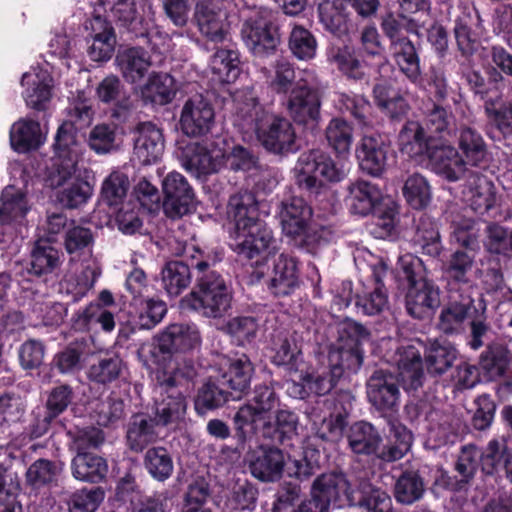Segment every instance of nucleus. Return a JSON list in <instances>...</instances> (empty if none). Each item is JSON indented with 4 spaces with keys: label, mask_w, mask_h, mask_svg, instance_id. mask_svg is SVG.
Instances as JSON below:
<instances>
[{
    "label": "nucleus",
    "mask_w": 512,
    "mask_h": 512,
    "mask_svg": "<svg viewBox=\"0 0 512 512\" xmlns=\"http://www.w3.org/2000/svg\"><path fill=\"white\" fill-rule=\"evenodd\" d=\"M234 123L244 133H255L261 145L274 154H288L298 149L292 123L263 106L253 88L235 92Z\"/></svg>",
    "instance_id": "1"
},
{
    "label": "nucleus",
    "mask_w": 512,
    "mask_h": 512,
    "mask_svg": "<svg viewBox=\"0 0 512 512\" xmlns=\"http://www.w3.org/2000/svg\"><path fill=\"white\" fill-rule=\"evenodd\" d=\"M228 215L234 222L231 248L239 256L259 264L275 255L278 243L272 229L259 218L258 203L249 191L230 197Z\"/></svg>",
    "instance_id": "2"
},
{
    "label": "nucleus",
    "mask_w": 512,
    "mask_h": 512,
    "mask_svg": "<svg viewBox=\"0 0 512 512\" xmlns=\"http://www.w3.org/2000/svg\"><path fill=\"white\" fill-rule=\"evenodd\" d=\"M368 336L367 330L356 322L344 324L338 330L337 343L328 354L327 364H322L312 373L301 374L311 393L328 394L345 371L356 373L363 363L361 343Z\"/></svg>",
    "instance_id": "3"
},
{
    "label": "nucleus",
    "mask_w": 512,
    "mask_h": 512,
    "mask_svg": "<svg viewBox=\"0 0 512 512\" xmlns=\"http://www.w3.org/2000/svg\"><path fill=\"white\" fill-rule=\"evenodd\" d=\"M201 334L193 323H174L167 326L155 337V342L143 343L138 349V357L146 367L167 366L173 353L187 352L199 347Z\"/></svg>",
    "instance_id": "4"
},
{
    "label": "nucleus",
    "mask_w": 512,
    "mask_h": 512,
    "mask_svg": "<svg viewBox=\"0 0 512 512\" xmlns=\"http://www.w3.org/2000/svg\"><path fill=\"white\" fill-rule=\"evenodd\" d=\"M233 291L218 272L197 275L196 287L181 300V306L208 318H221L232 307Z\"/></svg>",
    "instance_id": "5"
},
{
    "label": "nucleus",
    "mask_w": 512,
    "mask_h": 512,
    "mask_svg": "<svg viewBox=\"0 0 512 512\" xmlns=\"http://www.w3.org/2000/svg\"><path fill=\"white\" fill-rule=\"evenodd\" d=\"M241 38L256 57L273 54L280 44L278 28L273 24L271 11L264 7L248 8L242 12Z\"/></svg>",
    "instance_id": "6"
},
{
    "label": "nucleus",
    "mask_w": 512,
    "mask_h": 512,
    "mask_svg": "<svg viewBox=\"0 0 512 512\" xmlns=\"http://www.w3.org/2000/svg\"><path fill=\"white\" fill-rule=\"evenodd\" d=\"M278 405L279 398L273 388L266 385L255 387L250 402L241 406L234 416L239 445L243 446L248 438L260 431V424L269 417V412Z\"/></svg>",
    "instance_id": "7"
},
{
    "label": "nucleus",
    "mask_w": 512,
    "mask_h": 512,
    "mask_svg": "<svg viewBox=\"0 0 512 512\" xmlns=\"http://www.w3.org/2000/svg\"><path fill=\"white\" fill-rule=\"evenodd\" d=\"M294 171L297 184L309 191H317L326 182L340 181L345 175L343 166L337 168L332 159L319 150L301 154Z\"/></svg>",
    "instance_id": "8"
},
{
    "label": "nucleus",
    "mask_w": 512,
    "mask_h": 512,
    "mask_svg": "<svg viewBox=\"0 0 512 512\" xmlns=\"http://www.w3.org/2000/svg\"><path fill=\"white\" fill-rule=\"evenodd\" d=\"M176 155L182 167L198 178L217 173L226 157L224 149L212 141L189 142L179 146Z\"/></svg>",
    "instance_id": "9"
},
{
    "label": "nucleus",
    "mask_w": 512,
    "mask_h": 512,
    "mask_svg": "<svg viewBox=\"0 0 512 512\" xmlns=\"http://www.w3.org/2000/svg\"><path fill=\"white\" fill-rule=\"evenodd\" d=\"M278 214L283 233L294 245L302 247L314 243L315 235L310 229L312 209L303 198L293 196L281 201Z\"/></svg>",
    "instance_id": "10"
},
{
    "label": "nucleus",
    "mask_w": 512,
    "mask_h": 512,
    "mask_svg": "<svg viewBox=\"0 0 512 512\" xmlns=\"http://www.w3.org/2000/svg\"><path fill=\"white\" fill-rule=\"evenodd\" d=\"M73 169L68 168H49L46 183L51 188L62 187L57 198L59 202L67 208H77L86 203L92 195V187L83 178L84 169L81 165Z\"/></svg>",
    "instance_id": "11"
},
{
    "label": "nucleus",
    "mask_w": 512,
    "mask_h": 512,
    "mask_svg": "<svg viewBox=\"0 0 512 512\" xmlns=\"http://www.w3.org/2000/svg\"><path fill=\"white\" fill-rule=\"evenodd\" d=\"M155 398L156 424L169 425L183 420L186 413V400L180 388L175 387V379L162 377L157 373Z\"/></svg>",
    "instance_id": "12"
},
{
    "label": "nucleus",
    "mask_w": 512,
    "mask_h": 512,
    "mask_svg": "<svg viewBox=\"0 0 512 512\" xmlns=\"http://www.w3.org/2000/svg\"><path fill=\"white\" fill-rule=\"evenodd\" d=\"M194 19L200 33L209 41L223 42L229 32L225 0H200L195 6Z\"/></svg>",
    "instance_id": "13"
},
{
    "label": "nucleus",
    "mask_w": 512,
    "mask_h": 512,
    "mask_svg": "<svg viewBox=\"0 0 512 512\" xmlns=\"http://www.w3.org/2000/svg\"><path fill=\"white\" fill-rule=\"evenodd\" d=\"M371 277L373 283L371 285H363L361 291L355 296V306L358 312L367 316L381 314L388 308V294L385 289L383 278L388 271L387 263L378 259L371 264Z\"/></svg>",
    "instance_id": "14"
},
{
    "label": "nucleus",
    "mask_w": 512,
    "mask_h": 512,
    "mask_svg": "<svg viewBox=\"0 0 512 512\" xmlns=\"http://www.w3.org/2000/svg\"><path fill=\"white\" fill-rule=\"evenodd\" d=\"M214 123V108L203 95H194L184 103L180 115V126L184 134L192 137L205 135Z\"/></svg>",
    "instance_id": "15"
},
{
    "label": "nucleus",
    "mask_w": 512,
    "mask_h": 512,
    "mask_svg": "<svg viewBox=\"0 0 512 512\" xmlns=\"http://www.w3.org/2000/svg\"><path fill=\"white\" fill-rule=\"evenodd\" d=\"M165 195L163 209L171 218L187 214L193 206L194 192L186 178L178 172H170L163 180Z\"/></svg>",
    "instance_id": "16"
},
{
    "label": "nucleus",
    "mask_w": 512,
    "mask_h": 512,
    "mask_svg": "<svg viewBox=\"0 0 512 512\" xmlns=\"http://www.w3.org/2000/svg\"><path fill=\"white\" fill-rule=\"evenodd\" d=\"M440 289L427 278H420L410 285L406 294V309L417 319H424L434 314L440 306Z\"/></svg>",
    "instance_id": "17"
},
{
    "label": "nucleus",
    "mask_w": 512,
    "mask_h": 512,
    "mask_svg": "<svg viewBox=\"0 0 512 512\" xmlns=\"http://www.w3.org/2000/svg\"><path fill=\"white\" fill-rule=\"evenodd\" d=\"M285 106L289 116L299 124L317 121L320 116L318 93L301 81L291 89Z\"/></svg>",
    "instance_id": "18"
},
{
    "label": "nucleus",
    "mask_w": 512,
    "mask_h": 512,
    "mask_svg": "<svg viewBox=\"0 0 512 512\" xmlns=\"http://www.w3.org/2000/svg\"><path fill=\"white\" fill-rule=\"evenodd\" d=\"M22 305L26 306L45 325H58L62 322L65 307L58 302L47 299L45 292L33 289L28 283L22 284Z\"/></svg>",
    "instance_id": "19"
},
{
    "label": "nucleus",
    "mask_w": 512,
    "mask_h": 512,
    "mask_svg": "<svg viewBox=\"0 0 512 512\" xmlns=\"http://www.w3.org/2000/svg\"><path fill=\"white\" fill-rule=\"evenodd\" d=\"M311 491L328 507L331 503L353 505L356 502L354 491L350 490L349 482L341 473L322 474L313 482Z\"/></svg>",
    "instance_id": "20"
},
{
    "label": "nucleus",
    "mask_w": 512,
    "mask_h": 512,
    "mask_svg": "<svg viewBox=\"0 0 512 512\" xmlns=\"http://www.w3.org/2000/svg\"><path fill=\"white\" fill-rule=\"evenodd\" d=\"M391 57L399 71L415 86L424 87L420 57L415 45L407 37H402L389 46Z\"/></svg>",
    "instance_id": "21"
},
{
    "label": "nucleus",
    "mask_w": 512,
    "mask_h": 512,
    "mask_svg": "<svg viewBox=\"0 0 512 512\" xmlns=\"http://www.w3.org/2000/svg\"><path fill=\"white\" fill-rule=\"evenodd\" d=\"M56 157L50 168L75 169L80 165L81 146L76 139V128L73 122L66 121L59 128L54 143ZM75 173V170H72Z\"/></svg>",
    "instance_id": "22"
},
{
    "label": "nucleus",
    "mask_w": 512,
    "mask_h": 512,
    "mask_svg": "<svg viewBox=\"0 0 512 512\" xmlns=\"http://www.w3.org/2000/svg\"><path fill=\"white\" fill-rule=\"evenodd\" d=\"M164 151L161 130L151 122L140 123L135 130L134 156L139 163L149 165L156 162Z\"/></svg>",
    "instance_id": "23"
},
{
    "label": "nucleus",
    "mask_w": 512,
    "mask_h": 512,
    "mask_svg": "<svg viewBox=\"0 0 512 512\" xmlns=\"http://www.w3.org/2000/svg\"><path fill=\"white\" fill-rule=\"evenodd\" d=\"M25 407L19 397L5 395L0 397V430H3L7 440H15L19 446H24L28 437L23 431L21 420Z\"/></svg>",
    "instance_id": "24"
},
{
    "label": "nucleus",
    "mask_w": 512,
    "mask_h": 512,
    "mask_svg": "<svg viewBox=\"0 0 512 512\" xmlns=\"http://www.w3.org/2000/svg\"><path fill=\"white\" fill-rule=\"evenodd\" d=\"M433 170L449 181L463 177L468 163L451 145H433L428 156Z\"/></svg>",
    "instance_id": "25"
},
{
    "label": "nucleus",
    "mask_w": 512,
    "mask_h": 512,
    "mask_svg": "<svg viewBox=\"0 0 512 512\" xmlns=\"http://www.w3.org/2000/svg\"><path fill=\"white\" fill-rule=\"evenodd\" d=\"M367 396L378 410H391L399 402L400 391L392 374L375 371L367 382Z\"/></svg>",
    "instance_id": "26"
},
{
    "label": "nucleus",
    "mask_w": 512,
    "mask_h": 512,
    "mask_svg": "<svg viewBox=\"0 0 512 512\" xmlns=\"http://www.w3.org/2000/svg\"><path fill=\"white\" fill-rule=\"evenodd\" d=\"M87 29L91 30L88 55L93 61H107L111 58L116 38L111 24L101 16H94L88 23Z\"/></svg>",
    "instance_id": "27"
},
{
    "label": "nucleus",
    "mask_w": 512,
    "mask_h": 512,
    "mask_svg": "<svg viewBox=\"0 0 512 512\" xmlns=\"http://www.w3.org/2000/svg\"><path fill=\"white\" fill-rule=\"evenodd\" d=\"M285 455L275 447L261 448L249 460L251 474L263 482H275L282 476Z\"/></svg>",
    "instance_id": "28"
},
{
    "label": "nucleus",
    "mask_w": 512,
    "mask_h": 512,
    "mask_svg": "<svg viewBox=\"0 0 512 512\" xmlns=\"http://www.w3.org/2000/svg\"><path fill=\"white\" fill-rule=\"evenodd\" d=\"M27 86L24 99L28 107L36 110H45L52 97L53 79L48 71L33 69L26 72L21 81Z\"/></svg>",
    "instance_id": "29"
},
{
    "label": "nucleus",
    "mask_w": 512,
    "mask_h": 512,
    "mask_svg": "<svg viewBox=\"0 0 512 512\" xmlns=\"http://www.w3.org/2000/svg\"><path fill=\"white\" fill-rule=\"evenodd\" d=\"M395 362L398 376L405 389L416 390L422 385L423 370L420 351L414 345H402L397 348Z\"/></svg>",
    "instance_id": "30"
},
{
    "label": "nucleus",
    "mask_w": 512,
    "mask_h": 512,
    "mask_svg": "<svg viewBox=\"0 0 512 512\" xmlns=\"http://www.w3.org/2000/svg\"><path fill=\"white\" fill-rule=\"evenodd\" d=\"M299 285L297 263L294 258L280 254L270 275L269 289L276 296L291 294Z\"/></svg>",
    "instance_id": "31"
},
{
    "label": "nucleus",
    "mask_w": 512,
    "mask_h": 512,
    "mask_svg": "<svg viewBox=\"0 0 512 512\" xmlns=\"http://www.w3.org/2000/svg\"><path fill=\"white\" fill-rule=\"evenodd\" d=\"M472 310H475L474 301L469 296L462 297L460 301L450 302L439 315L438 329L447 335L463 332Z\"/></svg>",
    "instance_id": "32"
},
{
    "label": "nucleus",
    "mask_w": 512,
    "mask_h": 512,
    "mask_svg": "<svg viewBox=\"0 0 512 512\" xmlns=\"http://www.w3.org/2000/svg\"><path fill=\"white\" fill-rule=\"evenodd\" d=\"M177 92L174 78L163 72L152 73L147 82L139 88V94L145 103L165 105L170 103Z\"/></svg>",
    "instance_id": "33"
},
{
    "label": "nucleus",
    "mask_w": 512,
    "mask_h": 512,
    "mask_svg": "<svg viewBox=\"0 0 512 512\" xmlns=\"http://www.w3.org/2000/svg\"><path fill=\"white\" fill-rule=\"evenodd\" d=\"M122 77L129 83H137L144 78L151 66L148 53L142 48H129L119 52L115 59Z\"/></svg>",
    "instance_id": "34"
},
{
    "label": "nucleus",
    "mask_w": 512,
    "mask_h": 512,
    "mask_svg": "<svg viewBox=\"0 0 512 512\" xmlns=\"http://www.w3.org/2000/svg\"><path fill=\"white\" fill-rule=\"evenodd\" d=\"M346 203L352 214L366 216L373 211L381 199L380 190L374 184L357 180L348 186Z\"/></svg>",
    "instance_id": "35"
},
{
    "label": "nucleus",
    "mask_w": 512,
    "mask_h": 512,
    "mask_svg": "<svg viewBox=\"0 0 512 512\" xmlns=\"http://www.w3.org/2000/svg\"><path fill=\"white\" fill-rule=\"evenodd\" d=\"M471 208L478 214H484L497 204L495 186L486 176L472 174L467 181V192Z\"/></svg>",
    "instance_id": "36"
},
{
    "label": "nucleus",
    "mask_w": 512,
    "mask_h": 512,
    "mask_svg": "<svg viewBox=\"0 0 512 512\" xmlns=\"http://www.w3.org/2000/svg\"><path fill=\"white\" fill-rule=\"evenodd\" d=\"M44 139L40 123L36 120L21 118L11 126L10 144L19 153L37 149Z\"/></svg>",
    "instance_id": "37"
},
{
    "label": "nucleus",
    "mask_w": 512,
    "mask_h": 512,
    "mask_svg": "<svg viewBox=\"0 0 512 512\" xmlns=\"http://www.w3.org/2000/svg\"><path fill=\"white\" fill-rule=\"evenodd\" d=\"M400 151L408 157L428 156L433 142L426 137L423 127L416 121H408L399 132Z\"/></svg>",
    "instance_id": "38"
},
{
    "label": "nucleus",
    "mask_w": 512,
    "mask_h": 512,
    "mask_svg": "<svg viewBox=\"0 0 512 512\" xmlns=\"http://www.w3.org/2000/svg\"><path fill=\"white\" fill-rule=\"evenodd\" d=\"M387 146L379 136H364L358 151L361 168L371 175H379L386 163Z\"/></svg>",
    "instance_id": "39"
},
{
    "label": "nucleus",
    "mask_w": 512,
    "mask_h": 512,
    "mask_svg": "<svg viewBox=\"0 0 512 512\" xmlns=\"http://www.w3.org/2000/svg\"><path fill=\"white\" fill-rule=\"evenodd\" d=\"M71 469L75 479L97 483L106 477L108 464L104 458L98 455L78 452L72 460Z\"/></svg>",
    "instance_id": "40"
},
{
    "label": "nucleus",
    "mask_w": 512,
    "mask_h": 512,
    "mask_svg": "<svg viewBox=\"0 0 512 512\" xmlns=\"http://www.w3.org/2000/svg\"><path fill=\"white\" fill-rule=\"evenodd\" d=\"M273 362L287 366L290 371H298L303 365L301 349L294 334L280 332L273 339Z\"/></svg>",
    "instance_id": "41"
},
{
    "label": "nucleus",
    "mask_w": 512,
    "mask_h": 512,
    "mask_svg": "<svg viewBox=\"0 0 512 512\" xmlns=\"http://www.w3.org/2000/svg\"><path fill=\"white\" fill-rule=\"evenodd\" d=\"M28 211L29 205L25 194L14 186H7L0 199V222L21 223Z\"/></svg>",
    "instance_id": "42"
},
{
    "label": "nucleus",
    "mask_w": 512,
    "mask_h": 512,
    "mask_svg": "<svg viewBox=\"0 0 512 512\" xmlns=\"http://www.w3.org/2000/svg\"><path fill=\"white\" fill-rule=\"evenodd\" d=\"M155 423V420L143 414L132 417L127 429V444L131 450L141 452L157 440Z\"/></svg>",
    "instance_id": "43"
},
{
    "label": "nucleus",
    "mask_w": 512,
    "mask_h": 512,
    "mask_svg": "<svg viewBox=\"0 0 512 512\" xmlns=\"http://www.w3.org/2000/svg\"><path fill=\"white\" fill-rule=\"evenodd\" d=\"M298 417L287 409H278L275 414V420L272 422L268 417L260 424V431L266 438L277 439L283 442L297 434Z\"/></svg>",
    "instance_id": "44"
},
{
    "label": "nucleus",
    "mask_w": 512,
    "mask_h": 512,
    "mask_svg": "<svg viewBox=\"0 0 512 512\" xmlns=\"http://www.w3.org/2000/svg\"><path fill=\"white\" fill-rule=\"evenodd\" d=\"M382 438L378 431L368 422L353 424L348 435V443L356 454L370 455L377 451Z\"/></svg>",
    "instance_id": "45"
},
{
    "label": "nucleus",
    "mask_w": 512,
    "mask_h": 512,
    "mask_svg": "<svg viewBox=\"0 0 512 512\" xmlns=\"http://www.w3.org/2000/svg\"><path fill=\"white\" fill-rule=\"evenodd\" d=\"M457 358L456 348L447 341L434 340L426 350L425 363L432 375H442Z\"/></svg>",
    "instance_id": "46"
},
{
    "label": "nucleus",
    "mask_w": 512,
    "mask_h": 512,
    "mask_svg": "<svg viewBox=\"0 0 512 512\" xmlns=\"http://www.w3.org/2000/svg\"><path fill=\"white\" fill-rule=\"evenodd\" d=\"M253 373V366L249 358L245 355L230 362L228 371L223 374H217V380L226 389L236 392H243L250 386Z\"/></svg>",
    "instance_id": "47"
},
{
    "label": "nucleus",
    "mask_w": 512,
    "mask_h": 512,
    "mask_svg": "<svg viewBox=\"0 0 512 512\" xmlns=\"http://www.w3.org/2000/svg\"><path fill=\"white\" fill-rule=\"evenodd\" d=\"M62 264V253L46 243H37L31 253L29 273L42 277L54 273Z\"/></svg>",
    "instance_id": "48"
},
{
    "label": "nucleus",
    "mask_w": 512,
    "mask_h": 512,
    "mask_svg": "<svg viewBox=\"0 0 512 512\" xmlns=\"http://www.w3.org/2000/svg\"><path fill=\"white\" fill-rule=\"evenodd\" d=\"M458 146L470 166H479L486 158V144L481 134L475 129L462 127L459 132Z\"/></svg>",
    "instance_id": "49"
},
{
    "label": "nucleus",
    "mask_w": 512,
    "mask_h": 512,
    "mask_svg": "<svg viewBox=\"0 0 512 512\" xmlns=\"http://www.w3.org/2000/svg\"><path fill=\"white\" fill-rule=\"evenodd\" d=\"M360 497H356L357 505L361 512H389L392 508L390 496L381 488L370 482H362L358 487Z\"/></svg>",
    "instance_id": "50"
},
{
    "label": "nucleus",
    "mask_w": 512,
    "mask_h": 512,
    "mask_svg": "<svg viewBox=\"0 0 512 512\" xmlns=\"http://www.w3.org/2000/svg\"><path fill=\"white\" fill-rule=\"evenodd\" d=\"M123 362L117 355H104L96 357L87 371L88 378L98 384H108L122 373Z\"/></svg>",
    "instance_id": "51"
},
{
    "label": "nucleus",
    "mask_w": 512,
    "mask_h": 512,
    "mask_svg": "<svg viewBox=\"0 0 512 512\" xmlns=\"http://www.w3.org/2000/svg\"><path fill=\"white\" fill-rule=\"evenodd\" d=\"M191 283V272L187 264L171 261L162 270V284L170 296L180 295Z\"/></svg>",
    "instance_id": "52"
},
{
    "label": "nucleus",
    "mask_w": 512,
    "mask_h": 512,
    "mask_svg": "<svg viewBox=\"0 0 512 512\" xmlns=\"http://www.w3.org/2000/svg\"><path fill=\"white\" fill-rule=\"evenodd\" d=\"M425 485L421 476L415 471H405L397 479L394 496L397 502L410 505L422 498Z\"/></svg>",
    "instance_id": "53"
},
{
    "label": "nucleus",
    "mask_w": 512,
    "mask_h": 512,
    "mask_svg": "<svg viewBox=\"0 0 512 512\" xmlns=\"http://www.w3.org/2000/svg\"><path fill=\"white\" fill-rule=\"evenodd\" d=\"M325 138L336 153L344 155L349 152L353 143V128L343 118H332L325 128Z\"/></svg>",
    "instance_id": "54"
},
{
    "label": "nucleus",
    "mask_w": 512,
    "mask_h": 512,
    "mask_svg": "<svg viewBox=\"0 0 512 512\" xmlns=\"http://www.w3.org/2000/svg\"><path fill=\"white\" fill-rule=\"evenodd\" d=\"M320 22L333 34L340 35L347 30V13L343 1H324L318 6Z\"/></svg>",
    "instance_id": "55"
},
{
    "label": "nucleus",
    "mask_w": 512,
    "mask_h": 512,
    "mask_svg": "<svg viewBox=\"0 0 512 512\" xmlns=\"http://www.w3.org/2000/svg\"><path fill=\"white\" fill-rule=\"evenodd\" d=\"M211 69L221 81H235L240 74L239 53L230 49L217 50L211 59Z\"/></svg>",
    "instance_id": "56"
},
{
    "label": "nucleus",
    "mask_w": 512,
    "mask_h": 512,
    "mask_svg": "<svg viewBox=\"0 0 512 512\" xmlns=\"http://www.w3.org/2000/svg\"><path fill=\"white\" fill-rule=\"evenodd\" d=\"M509 449L506 441L492 439L480 451V467L483 473L493 475L504 468Z\"/></svg>",
    "instance_id": "57"
},
{
    "label": "nucleus",
    "mask_w": 512,
    "mask_h": 512,
    "mask_svg": "<svg viewBox=\"0 0 512 512\" xmlns=\"http://www.w3.org/2000/svg\"><path fill=\"white\" fill-rule=\"evenodd\" d=\"M144 466L149 474L158 481H165L173 472L172 458L163 447L148 449L144 457Z\"/></svg>",
    "instance_id": "58"
},
{
    "label": "nucleus",
    "mask_w": 512,
    "mask_h": 512,
    "mask_svg": "<svg viewBox=\"0 0 512 512\" xmlns=\"http://www.w3.org/2000/svg\"><path fill=\"white\" fill-rule=\"evenodd\" d=\"M289 49L299 60H310L316 55L317 41L308 29L295 25L289 36Z\"/></svg>",
    "instance_id": "59"
},
{
    "label": "nucleus",
    "mask_w": 512,
    "mask_h": 512,
    "mask_svg": "<svg viewBox=\"0 0 512 512\" xmlns=\"http://www.w3.org/2000/svg\"><path fill=\"white\" fill-rule=\"evenodd\" d=\"M329 61L351 79L361 80L366 77L365 66L348 47L332 49L329 55Z\"/></svg>",
    "instance_id": "60"
},
{
    "label": "nucleus",
    "mask_w": 512,
    "mask_h": 512,
    "mask_svg": "<svg viewBox=\"0 0 512 512\" xmlns=\"http://www.w3.org/2000/svg\"><path fill=\"white\" fill-rule=\"evenodd\" d=\"M129 187L130 182L125 173L112 171L102 183V198L109 206H117L126 197Z\"/></svg>",
    "instance_id": "61"
},
{
    "label": "nucleus",
    "mask_w": 512,
    "mask_h": 512,
    "mask_svg": "<svg viewBox=\"0 0 512 512\" xmlns=\"http://www.w3.org/2000/svg\"><path fill=\"white\" fill-rule=\"evenodd\" d=\"M480 466V450L472 444L462 447L455 469L460 476L457 483V490L462 489L475 476L477 468Z\"/></svg>",
    "instance_id": "62"
},
{
    "label": "nucleus",
    "mask_w": 512,
    "mask_h": 512,
    "mask_svg": "<svg viewBox=\"0 0 512 512\" xmlns=\"http://www.w3.org/2000/svg\"><path fill=\"white\" fill-rule=\"evenodd\" d=\"M218 375L210 376L197 395L195 406L197 410L213 409L227 401L228 391L217 380Z\"/></svg>",
    "instance_id": "63"
},
{
    "label": "nucleus",
    "mask_w": 512,
    "mask_h": 512,
    "mask_svg": "<svg viewBox=\"0 0 512 512\" xmlns=\"http://www.w3.org/2000/svg\"><path fill=\"white\" fill-rule=\"evenodd\" d=\"M452 242L475 251L479 247V229L476 223L469 218H456L451 222Z\"/></svg>",
    "instance_id": "64"
}]
</instances>
